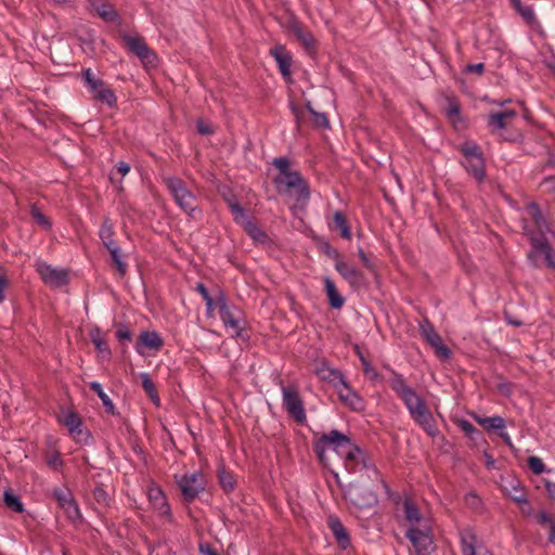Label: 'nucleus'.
<instances>
[{
    "label": "nucleus",
    "mask_w": 555,
    "mask_h": 555,
    "mask_svg": "<svg viewBox=\"0 0 555 555\" xmlns=\"http://www.w3.org/2000/svg\"><path fill=\"white\" fill-rule=\"evenodd\" d=\"M332 448L345 462L346 468L350 473H356L365 469L369 477L380 482L385 490H388V485L382 478L376 467L367 460L365 452L354 444L348 436L338 430H332L324 434L315 443V452L320 459H323L327 449Z\"/></svg>",
    "instance_id": "f257e3e1"
},
{
    "label": "nucleus",
    "mask_w": 555,
    "mask_h": 555,
    "mask_svg": "<svg viewBox=\"0 0 555 555\" xmlns=\"http://www.w3.org/2000/svg\"><path fill=\"white\" fill-rule=\"evenodd\" d=\"M390 386L403 401L413 421L421 426L428 436L436 437L438 429L431 412L425 401L408 385L405 378L401 374L393 372Z\"/></svg>",
    "instance_id": "f03ea898"
},
{
    "label": "nucleus",
    "mask_w": 555,
    "mask_h": 555,
    "mask_svg": "<svg viewBox=\"0 0 555 555\" xmlns=\"http://www.w3.org/2000/svg\"><path fill=\"white\" fill-rule=\"evenodd\" d=\"M524 231L529 237L533 251L529 255L532 259L534 255L541 254L548 267L555 270V260L552 256V249L547 243V234L551 233L545 218L535 203H528L522 211Z\"/></svg>",
    "instance_id": "7ed1b4c3"
},
{
    "label": "nucleus",
    "mask_w": 555,
    "mask_h": 555,
    "mask_svg": "<svg viewBox=\"0 0 555 555\" xmlns=\"http://www.w3.org/2000/svg\"><path fill=\"white\" fill-rule=\"evenodd\" d=\"M462 153L461 164L476 181L482 182L486 178L483 155L474 141H465L460 145Z\"/></svg>",
    "instance_id": "20e7f679"
},
{
    "label": "nucleus",
    "mask_w": 555,
    "mask_h": 555,
    "mask_svg": "<svg viewBox=\"0 0 555 555\" xmlns=\"http://www.w3.org/2000/svg\"><path fill=\"white\" fill-rule=\"evenodd\" d=\"M274 183L279 192H292L297 202L306 203L309 201V185L298 171L291 170L288 172L278 175L274 178Z\"/></svg>",
    "instance_id": "39448f33"
},
{
    "label": "nucleus",
    "mask_w": 555,
    "mask_h": 555,
    "mask_svg": "<svg viewBox=\"0 0 555 555\" xmlns=\"http://www.w3.org/2000/svg\"><path fill=\"white\" fill-rule=\"evenodd\" d=\"M165 183L177 205L190 217L196 216L195 195L188 189L184 181L178 177L165 178Z\"/></svg>",
    "instance_id": "423d86ee"
},
{
    "label": "nucleus",
    "mask_w": 555,
    "mask_h": 555,
    "mask_svg": "<svg viewBox=\"0 0 555 555\" xmlns=\"http://www.w3.org/2000/svg\"><path fill=\"white\" fill-rule=\"evenodd\" d=\"M217 308L224 327L227 330H231V335L233 337H242L244 320L241 310L229 305L223 294H220L217 297Z\"/></svg>",
    "instance_id": "0eeeda50"
},
{
    "label": "nucleus",
    "mask_w": 555,
    "mask_h": 555,
    "mask_svg": "<svg viewBox=\"0 0 555 555\" xmlns=\"http://www.w3.org/2000/svg\"><path fill=\"white\" fill-rule=\"evenodd\" d=\"M121 40L133 54H135L145 66H155L157 56L147 47L143 37L135 34H122Z\"/></svg>",
    "instance_id": "6e6552de"
},
{
    "label": "nucleus",
    "mask_w": 555,
    "mask_h": 555,
    "mask_svg": "<svg viewBox=\"0 0 555 555\" xmlns=\"http://www.w3.org/2000/svg\"><path fill=\"white\" fill-rule=\"evenodd\" d=\"M85 83L93 98L106 103L108 106H114L116 96L113 91L106 87L105 82L98 78L91 68H86L82 72Z\"/></svg>",
    "instance_id": "1a4fd4ad"
},
{
    "label": "nucleus",
    "mask_w": 555,
    "mask_h": 555,
    "mask_svg": "<svg viewBox=\"0 0 555 555\" xmlns=\"http://www.w3.org/2000/svg\"><path fill=\"white\" fill-rule=\"evenodd\" d=\"M282 402L287 413L298 423L307 420L306 410L301 397L294 386L282 387Z\"/></svg>",
    "instance_id": "9d476101"
},
{
    "label": "nucleus",
    "mask_w": 555,
    "mask_h": 555,
    "mask_svg": "<svg viewBox=\"0 0 555 555\" xmlns=\"http://www.w3.org/2000/svg\"><path fill=\"white\" fill-rule=\"evenodd\" d=\"M345 498L350 504L360 509L374 507L378 502L373 490L357 483L348 486L345 490Z\"/></svg>",
    "instance_id": "9b49d317"
},
{
    "label": "nucleus",
    "mask_w": 555,
    "mask_h": 555,
    "mask_svg": "<svg viewBox=\"0 0 555 555\" xmlns=\"http://www.w3.org/2000/svg\"><path fill=\"white\" fill-rule=\"evenodd\" d=\"M420 333L426 343L434 349L435 354L439 360L447 361L451 358L452 352L450 348L443 344L441 336L428 320H424L420 323Z\"/></svg>",
    "instance_id": "f8f14e48"
},
{
    "label": "nucleus",
    "mask_w": 555,
    "mask_h": 555,
    "mask_svg": "<svg viewBox=\"0 0 555 555\" xmlns=\"http://www.w3.org/2000/svg\"><path fill=\"white\" fill-rule=\"evenodd\" d=\"M406 538L418 555H427L433 545L431 524L409 527Z\"/></svg>",
    "instance_id": "ddd939ff"
},
{
    "label": "nucleus",
    "mask_w": 555,
    "mask_h": 555,
    "mask_svg": "<svg viewBox=\"0 0 555 555\" xmlns=\"http://www.w3.org/2000/svg\"><path fill=\"white\" fill-rule=\"evenodd\" d=\"M176 481L186 501L195 499L206 487V479L202 472L176 476Z\"/></svg>",
    "instance_id": "4468645a"
},
{
    "label": "nucleus",
    "mask_w": 555,
    "mask_h": 555,
    "mask_svg": "<svg viewBox=\"0 0 555 555\" xmlns=\"http://www.w3.org/2000/svg\"><path fill=\"white\" fill-rule=\"evenodd\" d=\"M459 534L463 555H492L472 527L462 528Z\"/></svg>",
    "instance_id": "2eb2a0df"
},
{
    "label": "nucleus",
    "mask_w": 555,
    "mask_h": 555,
    "mask_svg": "<svg viewBox=\"0 0 555 555\" xmlns=\"http://www.w3.org/2000/svg\"><path fill=\"white\" fill-rule=\"evenodd\" d=\"M35 267L41 280L50 287L59 288L68 283V274L64 269L54 268L42 260H37Z\"/></svg>",
    "instance_id": "dca6fc26"
},
{
    "label": "nucleus",
    "mask_w": 555,
    "mask_h": 555,
    "mask_svg": "<svg viewBox=\"0 0 555 555\" xmlns=\"http://www.w3.org/2000/svg\"><path fill=\"white\" fill-rule=\"evenodd\" d=\"M229 207L234 221L240 224L253 240L258 242L266 240L263 231L245 214V210L236 202H230Z\"/></svg>",
    "instance_id": "f3484780"
},
{
    "label": "nucleus",
    "mask_w": 555,
    "mask_h": 555,
    "mask_svg": "<svg viewBox=\"0 0 555 555\" xmlns=\"http://www.w3.org/2000/svg\"><path fill=\"white\" fill-rule=\"evenodd\" d=\"M146 494L153 509L157 515L168 522L172 521L171 508L168 504L167 498L163 490L155 483H150L146 490Z\"/></svg>",
    "instance_id": "a211bd4d"
},
{
    "label": "nucleus",
    "mask_w": 555,
    "mask_h": 555,
    "mask_svg": "<svg viewBox=\"0 0 555 555\" xmlns=\"http://www.w3.org/2000/svg\"><path fill=\"white\" fill-rule=\"evenodd\" d=\"M335 269L353 289L365 286L364 274L353 264H350L340 257L336 258Z\"/></svg>",
    "instance_id": "6ab92c4d"
},
{
    "label": "nucleus",
    "mask_w": 555,
    "mask_h": 555,
    "mask_svg": "<svg viewBox=\"0 0 555 555\" xmlns=\"http://www.w3.org/2000/svg\"><path fill=\"white\" fill-rule=\"evenodd\" d=\"M63 425L68 429L73 439L80 444H88L91 440V434L82 426L81 418L74 412L64 415Z\"/></svg>",
    "instance_id": "aec40b11"
},
{
    "label": "nucleus",
    "mask_w": 555,
    "mask_h": 555,
    "mask_svg": "<svg viewBox=\"0 0 555 555\" xmlns=\"http://www.w3.org/2000/svg\"><path fill=\"white\" fill-rule=\"evenodd\" d=\"M474 420L483 428L488 430H498L499 436L502 438L504 443L509 448L514 449V443L512 441L511 436L505 430V421L501 416H490V417H483L479 415H475Z\"/></svg>",
    "instance_id": "412c9836"
},
{
    "label": "nucleus",
    "mask_w": 555,
    "mask_h": 555,
    "mask_svg": "<svg viewBox=\"0 0 555 555\" xmlns=\"http://www.w3.org/2000/svg\"><path fill=\"white\" fill-rule=\"evenodd\" d=\"M340 401L353 411H362L365 408L363 398L347 383L336 389Z\"/></svg>",
    "instance_id": "4be33fe9"
},
{
    "label": "nucleus",
    "mask_w": 555,
    "mask_h": 555,
    "mask_svg": "<svg viewBox=\"0 0 555 555\" xmlns=\"http://www.w3.org/2000/svg\"><path fill=\"white\" fill-rule=\"evenodd\" d=\"M315 374L321 380L332 385L335 390L346 382L343 372L326 362L318 365Z\"/></svg>",
    "instance_id": "5701e85b"
},
{
    "label": "nucleus",
    "mask_w": 555,
    "mask_h": 555,
    "mask_svg": "<svg viewBox=\"0 0 555 555\" xmlns=\"http://www.w3.org/2000/svg\"><path fill=\"white\" fill-rule=\"evenodd\" d=\"M164 346V340L160 335L155 331H142L139 335L138 343L135 345V351L139 354H143V348L158 351Z\"/></svg>",
    "instance_id": "b1692460"
},
{
    "label": "nucleus",
    "mask_w": 555,
    "mask_h": 555,
    "mask_svg": "<svg viewBox=\"0 0 555 555\" xmlns=\"http://www.w3.org/2000/svg\"><path fill=\"white\" fill-rule=\"evenodd\" d=\"M327 525L339 548L347 550L350 546V537L339 518L336 516H330Z\"/></svg>",
    "instance_id": "393cba45"
},
{
    "label": "nucleus",
    "mask_w": 555,
    "mask_h": 555,
    "mask_svg": "<svg viewBox=\"0 0 555 555\" xmlns=\"http://www.w3.org/2000/svg\"><path fill=\"white\" fill-rule=\"evenodd\" d=\"M402 506L405 520L409 522V527H415L430 522V519L425 517L420 512V508L412 500L405 499L402 503Z\"/></svg>",
    "instance_id": "a878e982"
},
{
    "label": "nucleus",
    "mask_w": 555,
    "mask_h": 555,
    "mask_svg": "<svg viewBox=\"0 0 555 555\" xmlns=\"http://www.w3.org/2000/svg\"><path fill=\"white\" fill-rule=\"evenodd\" d=\"M270 54L274 57L282 76L285 79H291V63L292 56L283 46H275L271 49Z\"/></svg>",
    "instance_id": "bb28decb"
},
{
    "label": "nucleus",
    "mask_w": 555,
    "mask_h": 555,
    "mask_svg": "<svg viewBox=\"0 0 555 555\" xmlns=\"http://www.w3.org/2000/svg\"><path fill=\"white\" fill-rule=\"evenodd\" d=\"M512 5L521 16V18L532 28L539 29L540 22L535 16L534 10L531 5L522 4L521 0H511Z\"/></svg>",
    "instance_id": "cd10ccee"
},
{
    "label": "nucleus",
    "mask_w": 555,
    "mask_h": 555,
    "mask_svg": "<svg viewBox=\"0 0 555 555\" xmlns=\"http://www.w3.org/2000/svg\"><path fill=\"white\" fill-rule=\"evenodd\" d=\"M323 284L330 306L334 309H340L345 304V298L339 294L334 281L330 276H325Z\"/></svg>",
    "instance_id": "c85d7f7f"
},
{
    "label": "nucleus",
    "mask_w": 555,
    "mask_h": 555,
    "mask_svg": "<svg viewBox=\"0 0 555 555\" xmlns=\"http://www.w3.org/2000/svg\"><path fill=\"white\" fill-rule=\"evenodd\" d=\"M503 492L516 503H526V493L517 479L507 480L502 485Z\"/></svg>",
    "instance_id": "c756f323"
},
{
    "label": "nucleus",
    "mask_w": 555,
    "mask_h": 555,
    "mask_svg": "<svg viewBox=\"0 0 555 555\" xmlns=\"http://www.w3.org/2000/svg\"><path fill=\"white\" fill-rule=\"evenodd\" d=\"M90 339L92 344L94 345L96 351L99 354H101L103 358H109L111 357V350L106 344V340L99 327L93 328L90 332Z\"/></svg>",
    "instance_id": "7c9ffc66"
},
{
    "label": "nucleus",
    "mask_w": 555,
    "mask_h": 555,
    "mask_svg": "<svg viewBox=\"0 0 555 555\" xmlns=\"http://www.w3.org/2000/svg\"><path fill=\"white\" fill-rule=\"evenodd\" d=\"M140 378L142 382V388L146 392V395L150 397V399L153 401L155 405L160 404V399L156 389V386L154 382L151 379L150 375L147 373H140Z\"/></svg>",
    "instance_id": "2f4dec72"
},
{
    "label": "nucleus",
    "mask_w": 555,
    "mask_h": 555,
    "mask_svg": "<svg viewBox=\"0 0 555 555\" xmlns=\"http://www.w3.org/2000/svg\"><path fill=\"white\" fill-rule=\"evenodd\" d=\"M89 387L92 391H94L99 396L106 412L114 415L115 414V405H114L113 401L111 400V398L103 390L102 385L99 382H91L89 384Z\"/></svg>",
    "instance_id": "473e14b6"
},
{
    "label": "nucleus",
    "mask_w": 555,
    "mask_h": 555,
    "mask_svg": "<svg viewBox=\"0 0 555 555\" xmlns=\"http://www.w3.org/2000/svg\"><path fill=\"white\" fill-rule=\"evenodd\" d=\"M99 236L106 248L117 244L113 238L114 228L108 219H105L101 224L99 230Z\"/></svg>",
    "instance_id": "72a5a7b5"
},
{
    "label": "nucleus",
    "mask_w": 555,
    "mask_h": 555,
    "mask_svg": "<svg viewBox=\"0 0 555 555\" xmlns=\"http://www.w3.org/2000/svg\"><path fill=\"white\" fill-rule=\"evenodd\" d=\"M3 501L10 509L15 513H22L24 511V504L21 499L11 490H5L3 493Z\"/></svg>",
    "instance_id": "f704fd0d"
},
{
    "label": "nucleus",
    "mask_w": 555,
    "mask_h": 555,
    "mask_svg": "<svg viewBox=\"0 0 555 555\" xmlns=\"http://www.w3.org/2000/svg\"><path fill=\"white\" fill-rule=\"evenodd\" d=\"M107 250L109 251L112 260L116 266L117 270L119 271V273L125 274L127 271V264L122 260V253L119 246L117 244L113 245L111 247H107Z\"/></svg>",
    "instance_id": "c9c22d12"
},
{
    "label": "nucleus",
    "mask_w": 555,
    "mask_h": 555,
    "mask_svg": "<svg viewBox=\"0 0 555 555\" xmlns=\"http://www.w3.org/2000/svg\"><path fill=\"white\" fill-rule=\"evenodd\" d=\"M44 462L47 466L53 472H61L64 466V461L57 451L47 452L44 454Z\"/></svg>",
    "instance_id": "e433bc0d"
},
{
    "label": "nucleus",
    "mask_w": 555,
    "mask_h": 555,
    "mask_svg": "<svg viewBox=\"0 0 555 555\" xmlns=\"http://www.w3.org/2000/svg\"><path fill=\"white\" fill-rule=\"evenodd\" d=\"M218 477L219 482L224 491L230 492L235 488L236 481L232 473L225 470L224 468H219Z\"/></svg>",
    "instance_id": "4c0bfd02"
},
{
    "label": "nucleus",
    "mask_w": 555,
    "mask_h": 555,
    "mask_svg": "<svg viewBox=\"0 0 555 555\" xmlns=\"http://www.w3.org/2000/svg\"><path fill=\"white\" fill-rule=\"evenodd\" d=\"M333 221L337 229L340 231V235L346 238H351V231L349 229V225L347 223V220L341 211H335L333 216Z\"/></svg>",
    "instance_id": "58836bf2"
},
{
    "label": "nucleus",
    "mask_w": 555,
    "mask_h": 555,
    "mask_svg": "<svg viewBox=\"0 0 555 555\" xmlns=\"http://www.w3.org/2000/svg\"><path fill=\"white\" fill-rule=\"evenodd\" d=\"M294 35L302 42L306 48H311L314 44V38L310 31L305 30L300 25L294 24L292 26Z\"/></svg>",
    "instance_id": "ea45409f"
},
{
    "label": "nucleus",
    "mask_w": 555,
    "mask_h": 555,
    "mask_svg": "<svg viewBox=\"0 0 555 555\" xmlns=\"http://www.w3.org/2000/svg\"><path fill=\"white\" fill-rule=\"evenodd\" d=\"M53 496L57 501L61 508H63L65 505H68L72 501L75 499L73 498V494L69 489L67 488H56L53 490Z\"/></svg>",
    "instance_id": "a19ab883"
},
{
    "label": "nucleus",
    "mask_w": 555,
    "mask_h": 555,
    "mask_svg": "<svg viewBox=\"0 0 555 555\" xmlns=\"http://www.w3.org/2000/svg\"><path fill=\"white\" fill-rule=\"evenodd\" d=\"M488 125L492 128L493 131L505 129L508 125V121L504 118V116L499 113H492L488 116Z\"/></svg>",
    "instance_id": "79ce46f5"
},
{
    "label": "nucleus",
    "mask_w": 555,
    "mask_h": 555,
    "mask_svg": "<svg viewBox=\"0 0 555 555\" xmlns=\"http://www.w3.org/2000/svg\"><path fill=\"white\" fill-rule=\"evenodd\" d=\"M95 11L100 17L106 22H112L116 18V12L113 7L108 3H102L95 7Z\"/></svg>",
    "instance_id": "37998d69"
},
{
    "label": "nucleus",
    "mask_w": 555,
    "mask_h": 555,
    "mask_svg": "<svg viewBox=\"0 0 555 555\" xmlns=\"http://www.w3.org/2000/svg\"><path fill=\"white\" fill-rule=\"evenodd\" d=\"M362 367L364 375L372 382L377 383L380 380V374L371 365L366 359H362Z\"/></svg>",
    "instance_id": "c03bdc74"
},
{
    "label": "nucleus",
    "mask_w": 555,
    "mask_h": 555,
    "mask_svg": "<svg viewBox=\"0 0 555 555\" xmlns=\"http://www.w3.org/2000/svg\"><path fill=\"white\" fill-rule=\"evenodd\" d=\"M307 108H308V111L313 115V117H314V122H315L319 127H322V128H328V126H330V121H328V118H327L326 114L315 112V111L312 108V106H311V104H310V103H308V104H307Z\"/></svg>",
    "instance_id": "a18cd8bd"
},
{
    "label": "nucleus",
    "mask_w": 555,
    "mask_h": 555,
    "mask_svg": "<svg viewBox=\"0 0 555 555\" xmlns=\"http://www.w3.org/2000/svg\"><path fill=\"white\" fill-rule=\"evenodd\" d=\"M31 216L37 224H39L43 229H50L51 222L50 220L36 207L31 209Z\"/></svg>",
    "instance_id": "49530a36"
},
{
    "label": "nucleus",
    "mask_w": 555,
    "mask_h": 555,
    "mask_svg": "<svg viewBox=\"0 0 555 555\" xmlns=\"http://www.w3.org/2000/svg\"><path fill=\"white\" fill-rule=\"evenodd\" d=\"M528 466L535 475H540L545 470L543 461L538 456H530L528 459Z\"/></svg>",
    "instance_id": "de8ad7c7"
},
{
    "label": "nucleus",
    "mask_w": 555,
    "mask_h": 555,
    "mask_svg": "<svg viewBox=\"0 0 555 555\" xmlns=\"http://www.w3.org/2000/svg\"><path fill=\"white\" fill-rule=\"evenodd\" d=\"M460 105L456 102H450L448 108L446 109L447 117L453 122H456L457 120H460Z\"/></svg>",
    "instance_id": "09e8293b"
},
{
    "label": "nucleus",
    "mask_w": 555,
    "mask_h": 555,
    "mask_svg": "<svg viewBox=\"0 0 555 555\" xmlns=\"http://www.w3.org/2000/svg\"><path fill=\"white\" fill-rule=\"evenodd\" d=\"M63 509L66 513L67 517L72 520H76L80 517V509L75 500L72 501L68 505H65Z\"/></svg>",
    "instance_id": "8fccbe9b"
},
{
    "label": "nucleus",
    "mask_w": 555,
    "mask_h": 555,
    "mask_svg": "<svg viewBox=\"0 0 555 555\" xmlns=\"http://www.w3.org/2000/svg\"><path fill=\"white\" fill-rule=\"evenodd\" d=\"M273 165L279 170L278 175H282L291 171L289 169V160L286 157H279L273 160Z\"/></svg>",
    "instance_id": "3c124183"
},
{
    "label": "nucleus",
    "mask_w": 555,
    "mask_h": 555,
    "mask_svg": "<svg viewBox=\"0 0 555 555\" xmlns=\"http://www.w3.org/2000/svg\"><path fill=\"white\" fill-rule=\"evenodd\" d=\"M116 337L119 340H131L132 332L127 325L120 324L116 330Z\"/></svg>",
    "instance_id": "603ef678"
},
{
    "label": "nucleus",
    "mask_w": 555,
    "mask_h": 555,
    "mask_svg": "<svg viewBox=\"0 0 555 555\" xmlns=\"http://www.w3.org/2000/svg\"><path fill=\"white\" fill-rule=\"evenodd\" d=\"M93 496L96 500V502L101 504H106L108 501V495L102 487H96L94 489Z\"/></svg>",
    "instance_id": "864d4df0"
},
{
    "label": "nucleus",
    "mask_w": 555,
    "mask_h": 555,
    "mask_svg": "<svg viewBox=\"0 0 555 555\" xmlns=\"http://www.w3.org/2000/svg\"><path fill=\"white\" fill-rule=\"evenodd\" d=\"M359 258L361 259L362 263L365 268H367L371 271H374V264L367 257V255L363 251V249H359Z\"/></svg>",
    "instance_id": "5fc2aeb1"
},
{
    "label": "nucleus",
    "mask_w": 555,
    "mask_h": 555,
    "mask_svg": "<svg viewBox=\"0 0 555 555\" xmlns=\"http://www.w3.org/2000/svg\"><path fill=\"white\" fill-rule=\"evenodd\" d=\"M116 170L121 175V177H125L130 171V166L125 162H118L116 165Z\"/></svg>",
    "instance_id": "6e6d98bb"
},
{
    "label": "nucleus",
    "mask_w": 555,
    "mask_h": 555,
    "mask_svg": "<svg viewBox=\"0 0 555 555\" xmlns=\"http://www.w3.org/2000/svg\"><path fill=\"white\" fill-rule=\"evenodd\" d=\"M461 428L468 436H472L473 434L476 433V428L469 422H467V421H463L461 423Z\"/></svg>",
    "instance_id": "4d7b16f0"
},
{
    "label": "nucleus",
    "mask_w": 555,
    "mask_h": 555,
    "mask_svg": "<svg viewBox=\"0 0 555 555\" xmlns=\"http://www.w3.org/2000/svg\"><path fill=\"white\" fill-rule=\"evenodd\" d=\"M197 130L201 134H210L212 132L211 127L204 121H197Z\"/></svg>",
    "instance_id": "13d9d810"
},
{
    "label": "nucleus",
    "mask_w": 555,
    "mask_h": 555,
    "mask_svg": "<svg viewBox=\"0 0 555 555\" xmlns=\"http://www.w3.org/2000/svg\"><path fill=\"white\" fill-rule=\"evenodd\" d=\"M483 69H485V65L482 63L469 64L467 66V72L476 73V74H479V75L483 73Z\"/></svg>",
    "instance_id": "bf43d9fd"
},
{
    "label": "nucleus",
    "mask_w": 555,
    "mask_h": 555,
    "mask_svg": "<svg viewBox=\"0 0 555 555\" xmlns=\"http://www.w3.org/2000/svg\"><path fill=\"white\" fill-rule=\"evenodd\" d=\"M5 287H7V279L4 275L0 274V302L5 299Z\"/></svg>",
    "instance_id": "052dcab7"
},
{
    "label": "nucleus",
    "mask_w": 555,
    "mask_h": 555,
    "mask_svg": "<svg viewBox=\"0 0 555 555\" xmlns=\"http://www.w3.org/2000/svg\"><path fill=\"white\" fill-rule=\"evenodd\" d=\"M535 519L541 525H545V524H548L551 521V518H550L548 514L546 512H544V511L540 512L535 516Z\"/></svg>",
    "instance_id": "680f3d73"
},
{
    "label": "nucleus",
    "mask_w": 555,
    "mask_h": 555,
    "mask_svg": "<svg viewBox=\"0 0 555 555\" xmlns=\"http://www.w3.org/2000/svg\"><path fill=\"white\" fill-rule=\"evenodd\" d=\"M199 551L204 555H218V553L209 544H201Z\"/></svg>",
    "instance_id": "e2e57ef3"
},
{
    "label": "nucleus",
    "mask_w": 555,
    "mask_h": 555,
    "mask_svg": "<svg viewBox=\"0 0 555 555\" xmlns=\"http://www.w3.org/2000/svg\"><path fill=\"white\" fill-rule=\"evenodd\" d=\"M518 504L520 505V509H521L522 514H525L527 516H532L533 512H532V508L527 500H526V503H518Z\"/></svg>",
    "instance_id": "0e129e2a"
},
{
    "label": "nucleus",
    "mask_w": 555,
    "mask_h": 555,
    "mask_svg": "<svg viewBox=\"0 0 555 555\" xmlns=\"http://www.w3.org/2000/svg\"><path fill=\"white\" fill-rule=\"evenodd\" d=\"M197 292L202 295L203 299H208L210 296L208 289L204 286V284L197 285Z\"/></svg>",
    "instance_id": "69168bd1"
},
{
    "label": "nucleus",
    "mask_w": 555,
    "mask_h": 555,
    "mask_svg": "<svg viewBox=\"0 0 555 555\" xmlns=\"http://www.w3.org/2000/svg\"><path fill=\"white\" fill-rule=\"evenodd\" d=\"M501 114L508 122L516 117V112L514 109H506L504 112H501Z\"/></svg>",
    "instance_id": "338daca9"
},
{
    "label": "nucleus",
    "mask_w": 555,
    "mask_h": 555,
    "mask_svg": "<svg viewBox=\"0 0 555 555\" xmlns=\"http://www.w3.org/2000/svg\"><path fill=\"white\" fill-rule=\"evenodd\" d=\"M546 491L552 499H555V482H546L545 485Z\"/></svg>",
    "instance_id": "774afa93"
}]
</instances>
